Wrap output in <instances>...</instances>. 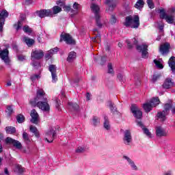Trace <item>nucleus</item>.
<instances>
[{
	"mask_svg": "<svg viewBox=\"0 0 175 175\" xmlns=\"http://www.w3.org/2000/svg\"><path fill=\"white\" fill-rule=\"evenodd\" d=\"M23 139L25 144H29V143H31V139H29V136L27 132L23 133Z\"/></svg>",
	"mask_w": 175,
	"mask_h": 175,
	"instance_id": "473e14b6",
	"label": "nucleus"
},
{
	"mask_svg": "<svg viewBox=\"0 0 175 175\" xmlns=\"http://www.w3.org/2000/svg\"><path fill=\"white\" fill-rule=\"evenodd\" d=\"M38 98H35L34 100H31L29 101V104L31 105V106H32V107H36V106H38Z\"/></svg>",
	"mask_w": 175,
	"mask_h": 175,
	"instance_id": "a19ab883",
	"label": "nucleus"
},
{
	"mask_svg": "<svg viewBox=\"0 0 175 175\" xmlns=\"http://www.w3.org/2000/svg\"><path fill=\"white\" fill-rule=\"evenodd\" d=\"M105 3L109 6V10L113 12L118 5V0H106Z\"/></svg>",
	"mask_w": 175,
	"mask_h": 175,
	"instance_id": "2eb2a0df",
	"label": "nucleus"
},
{
	"mask_svg": "<svg viewBox=\"0 0 175 175\" xmlns=\"http://www.w3.org/2000/svg\"><path fill=\"white\" fill-rule=\"evenodd\" d=\"M37 107L42 110L43 111H50V105H49V101L47 98H44L41 101H38Z\"/></svg>",
	"mask_w": 175,
	"mask_h": 175,
	"instance_id": "423d86ee",
	"label": "nucleus"
},
{
	"mask_svg": "<svg viewBox=\"0 0 175 175\" xmlns=\"http://www.w3.org/2000/svg\"><path fill=\"white\" fill-rule=\"evenodd\" d=\"M100 121H99V118H98L96 116H94L93 117V125L94 126H96V125H98L99 124Z\"/></svg>",
	"mask_w": 175,
	"mask_h": 175,
	"instance_id": "603ef678",
	"label": "nucleus"
},
{
	"mask_svg": "<svg viewBox=\"0 0 175 175\" xmlns=\"http://www.w3.org/2000/svg\"><path fill=\"white\" fill-rule=\"evenodd\" d=\"M76 152L80 153V152H84V148L82 147H78L76 150Z\"/></svg>",
	"mask_w": 175,
	"mask_h": 175,
	"instance_id": "680f3d73",
	"label": "nucleus"
},
{
	"mask_svg": "<svg viewBox=\"0 0 175 175\" xmlns=\"http://www.w3.org/2000/svg\"><path fill=\"white\" fill-rule=\"evenodd\" d=\"M144 133L146 135V136H148V137H151V133L150 132V130L146 127H143L142 129Z\"/></svg>",
	"mask_w": 175,
	"mask_h": 175,
	"instance_id": "8fccbe9b",
	"label": "nucleus"
},
{
	"mask_svg": "<svg viewBox=\"0 0 175 175\" xmlns=\"http://www.w3.org/2000/svg\"><path fill=\"white\" fill-rule=\"evenodd\" d=\"M123 25L126 28L131 27V28H135L136 29L140 26V18L138 15L134 16V18L131 15L126 16Z\"/></svg>",
	"mask_w": 175,
	"mask_h": 175,
	"instance_id": "f257e3e1",
	"label": "nucleus"
},
{
	"mask_svg": "<svg viewBox=\"0 0 175 175\" xmlns=\"http://www.w3.org/2000/svg\"><path fill=\"white\" fill-rule=\"evenodd\" d=\"M146 2L150 9H154V8H155V4H154L152 0H147Z\"/></svg>",
	"mask_w": 175,
	"mask_h": 175,
	"instance_id": "09e8293b",
	"label": "nucleus"
},
{
	"mask_svg": "<svg viewBox=\"0 0 175 175\" xmlns=\"http://www.w3.org/2000/svg\"><path fill=\"white\" fill-rule=\"evenodd\" d=\"M49 70L51 73L52 82L57 83L58 81V77L57 76V66L54 64L49 65Z\"/></svg>",
	"mask_w": 175,
	"mask_h": 175,
	"instance_id": "9d476101",
	"label": "nucleus"
},
{
	"mask_svg": "<svg viewBox=\"0 0 175 175\" xmlns=\"http://www.w3.org/2000/svg\"><path fill=\"white\" fill-rule=\"evenodd\" d=\"M149 102L151 103L153 107H157V106H158L161 103L159 97L152 98Z\"/></svg>",
	"mask_w": 175,
	"mask_h": 175,
	"instance_id": "c85d7f7f",
	"label": "nucleus"
},
{
	"mask_svg": "<svg viewBox=\"0 0 175 175\" xmlns=\"http://www.w3.org/2000/svg\"><path fill=\"white\" fill-rule=\"evenodd\" d=\"M5 111L8 113V116H12V114H13V108L11 105H8Z\"/></svg>",
	"mask_w": 175,
	"mask_h": 175,
	"instance_id": "a18cd8bd",
	"label": "nucleus"
},
{
	"mask_svg": "<svg viewBox=\"0 0 175 175\" xmlns=\"http://www.w3.org/2000/svg\"><path fill=\"white\" fill-rule=\"evenodd\" d=\"M51 58V53H48L45 55V59L47 60L50 59Z\"/></svg>",
	"mask_w": 175,
	"mask_h": 175,
	"instance_id": "0e129e2a",
	"label": "nucleus"
},
{
	"mask_svg": "<svg viewBox=\"0 0 175 175\" xmlns=\"http://www.w3.org/2000/svg\"><path fill=\"white\" fill-rule=\"evenodd\" d=\"M30 116L31 117L30 122L32 124H35L36 125H38V124L39 123V113H38V111H36V109H32L30 112Z\"/></svg>",
	"mask_w": 175,
	"mask_h": 175,
	"instance_id": "9b49d317",
	"label": "nucleus"
},
{
	"mask_svg": "<svg viewBox=\"0 0 175 175\" xmlns=\"http://www.w3.org/2000/svg\"><path fill=\"white\" fill-rule=\"evenodd\" d=\"M108 73L110 75H114V69H113V64L111 63L108 64Z\"/></svg>",
	"mask_w": 175,
	"mask_h": 175,
	"instance_id": "c03bdc74",
	"label": "nucleus"
},
{
	"mask_svg": "<svg viewBox=\"0 0 175 175\" xmlns=\"http://www.w3.org/2000/svg\"><path fill=\"white\" fill-rule=\"evenodd\" d=\"M166 116H169V114L166 113V112H163V111L157 112V118H159L161 122L166 121Z\"/></svg>",
	"mask_w": 175,
	"mask_h": 175,
	"instance_id": "412c9836",
	"label": "nucleus"
},
{
	"mask_svg": "<svg viewBox=\"0 0 175 175\" xmlns=\"http://www.w3.org/2000/svg\"><path fill=\"white\" fill-rule=\"evenodd\" d=\"M5 143L6 144H12L13 147H15V148H16L17 150H21V148H23V144H21V142L14 139L10 137H8L5 139Z\"/></svg>",
	"mask_w": 175,
	"mask_h": 175,
	"instance_id": "0eeeda50",
	"label": "nucleus"
},
{
	"mask_svg": "<svg viewBox=\"0 0 175 175\" xmlns=\"http://www.w3.org/2000/svg\"><path fill=\"white\" fill-rule=\"evenodd\" d=\"M109 106L111 110V113H112V114H118V116H121V113L117 110V108L114 105V103L109 102Z\"/></svg>",
	"mask_w": 175,
	"mask_h": 175,
	"instance_id": "5701e85b",
	"label": "nucleus"
},
{
	"mask_svg": "<svg viewBox=\"0 0 175 175\" xmlns=\"http://www.w3.org/2000/svg\"><path fill=\"white\" fill-rule=\"evenodd\" d=\"M174 85V82L172 80L171 78H167L165 79L164 83L162 85V88L164 90H170V88H172Z\"/></svg>",
	"mask_w": 175,
	"mask_h": 175,
	"instance_id": "dca6fc26",
	"label": "nucleus"
},
{
	"mask_svg": "<svg viewBox=\"0 0 175 175\" xmlns=\"http://www.w3.org/2000/svg\"><path fill=\"white\" fill-rule=\"evenodd\" d=\"M25 43L29 46V47H31V46H33L35 44V40L32 38H28V37L24 38Z\"/></svg>",
	"mask_w": 175,
	"mask_h": 175,
	"instance_id": "7c9ffc66",
	"label": "nucleus"
},
{
	"mask_svg": "<svg viewBox=\"0 0 175 175\" xmlns=\"http://www.w3.org/2000/svg\"><path fill=\"white\" fill-rule=\"evenodd\" d=\"M135 8L136 9H139V10L140 9H143V8H144V1L138 0L135 5Z\"/></svg>",
	"mask_w": 175,
	"mask_h": 175,
	"instance_id": "72a5a7b5",
	"label": "nucleus"
},
{
	"mask_svg": "<svg viewBox=\"0 0 175 175\" xmlns=\"http://www.w3.org/2000/svg\"><path fill=\"white\" fill-rule=\"evenodd\" d=\"M72 8H73V9H75V10H79V4L75 2V3L73 4Z\"/></svg>",
	"mask_w": 175,
	"mask_h": 175,
	"instance_id": "338daca9",
	"label": "nucleus"
},
{
	"mask_svg": "<svg viewBox=\"0 0 175 175\" xmlns=\"http://www.w3.org/2000/svg\"><path fill=\"white\" fill-rule=\"evenodd\" d=\"M23 31L24 32H25L26 33H31L32 32V29H31V28H29V25H25L23 27Z\"/></svg>",
	"mask_w": 175,
	"mask_h": 175,
	"instance_id": "3c124183",
	"label": "nucleus"
},
{
	"mask_svg": "<svg viewBox=\"0 0 175 175\" xmlns=\"http://www.w3.org/2000/svg\"><path fill=\"white\" fill-rule=\"evenodd\" d=\"M136 49L138 53H142V58L145 59L148 58V46L147 44L137 45Z\"/></svg>",
	"mask_w": 175,
	"mask_h": 175,
	"instance_id": "39448f33",
	"label": "nucleus"
},
{
	"mask_svg": "<svg viewBox=\"0 0 175 175\" xmlns=\"http://www.w3.org/2000/svg\"><path fill=\"white\" fill-rule=\"evenodd\" d=\"M161 76L162 75L161 74L153 75L152 79H151L152 83H157V81H158V80H159V79H161Z\"/></svg>",
	"mask_w": 175,
	"mask_h": 175,
	"instance_id": "e433bc0d",
	"label": "nucleus"
},
{
	"mask_svg": "<svg viewBox=\"0 0 175 175\" xmlns=\"http://www.w3.org/2000/svg\"><path fill=\"white\" fill-rule=\"evenodd\" d=\"M167 133H166V130H165L162 126L156 127V136L157 137H162L163 136H167Z\"/></svg>",
	"mask_w": 175,
	"mask_h": 175,
	"instance_id": "f3484780",
	"label": "nucleus"
},
{
	"mask_svg": "<svg viewBox=\"0 0 175 175\" xmlns=\"http://www.w3.org/2000/svg\"><path fill=\"white\" fill-rule=\"evenodd\" d=\"M118 79L121 82L124 81V76L122 75H121V74H118Z\"/></svg>",
	"mask_w": 175,
	"mask_h": 175,
	"instance_id": "e2e57ef3",
	"label": "nucleus"
},
{
	"mask_svg": "<svg viewBox=\"0 0 175 175\" xmlns=\"http://www.w3.org/2000/svg\"><path fill=\"white\" fill-rule=\"evenodd\" d=\"M44 95H46V93L43 90H38L36 97L38 100H44L46 98H44Z\"/></svg>",
	"mask_w": 175,
	"mask_h": 175,
	"instance_id": "b1692460",
	"label": "nucleus"
},
{
	"mask_svg": "<svg viewBox=\"0 0 175 175\" xmlns=\"http://www.w3.org/2000/svg\"><path fill=\"white\" fill-rule=\"evenodd\" d=\"M130 110L133 114L134 117L137 120H140L143 117V112L140 110V108L137 107L136 104H132Z\"/></svg>",
	"mask_w": 175,
	"mask_h": 175,
	"instance_id": "20e7f679",
	"label": "nucleus"
},
{
	"mask_svg": "<svg viewBox=\"0 0 175 175\" xmlns=\"http://www.w3.org/2000/svg\"><path fill=\"white\" fill-rule=\"evenodd\" d=\"M21 27H23V21H18L17 24L14 25V28H16V31L21 29Z\"/></svg>",
	"mask_w": 175,
	"mask_h": 175,
	"instance_id": "79ce46f5",
	"label": "nucleus"
},
{
	"mask_svg": "<svg viewBox=\"0 0 175 175\" xmlns=\"http://www.w3.org/2000/svg\"><path fill=\"white\" fill-rule=\"evenodd\" d=\"M77 53L75 51H71L68 53V56L67 57L68 62H73L75 59H76Z\"/></svg>",
	"mask_w": 175,
	"mask_h": 175,
	"instance_id": "393cba45",
	"label": "nucleus"
},
{
	"mask_svg": "<svg viewBox=\"0 0 175 175\" xmlns=\"http://www.w3.org/2000/svg\"><path fill=\"white\" fill-rule=\"evenodd\" d=\"M86 100H91V94L87 92L86 94Z\"/></svg>",
	"mask_w": 175,
	"mask_h": 175,
	"instance_id": "774afa93",
	"label": "nucleus"
},
{
	"mask_svg": "<svg viewBox=\"0 0 175 175\" xmlns=\"http://www.w3.org/2000/svg\"><path fill=\"white\" fill-rule=\"evenodd\" d=\"M126 43H127V47L129 50L133 49V46L132 45V43H131V41H129V40H126Z\"/></svg>",
	"mask_w": 175,
	"mask_h": 175,
	"instance_id": "6e6d98bb",
	"label": "nucleus"
},
{
	"mask_svg": "<svg viewBox=\"0 0 175 175\" xmlns=\"http://www.w3.org/2000/svg\"><path fill=\"white\" fill-rule=\"evenodd\" d=\"M15 173H17L18 175H24L25 172V168L23 167L21 165H16L14 170Z\"/></svg>",
	"mask_w": 175,
	"mask_h": 175,
	"instance_id": "6ab92c4d",
	"label": "nucleus"
},
{
	"mask_svg": "<svg viewBox=\"0 0 175 175\" xmlns=\"http://www.w3.org/2000/svg\"><path fill=\"white\" fill-rule=\"evenodd\" d=\"M109 21L112 24H116V23H117V18H116V16L111 15V17Z\"/></svg>",
	"mask_w": 175,
	"mask_h": 175,
	"instance_id": "5fc2aeb1",
	"label": "nucleus"
},
{
	"mask_svg": "<svg viewBox=\"0 0 175 175\" xmlns=\"http://www.w3.org/2000/svg\"><path fill=\"white\" fill-rule=\"evenodd\" d=\"M64 11L68 12H71L72 13H73V14H75V10L72 9V7H70V5H65Z\"/></svg>",
	"mask_w": 175,
	"mask_h": 175,
	"instance_id": "de8ad7c7",
	"label": "nucleus"
},
{
	"mask_svg": "<svg viewBox=\"0 0 175 175\" xmlns=\"http://www.w3.org/2000/svg\"><path fill=\"white\" fill-rule=\"evenodd\" d=\"M93 42H96V43H99L101 40L100 34L98 33L96 36L92 38Z\"/></svg>",
	"mask_w": 175,
	"mask_h": 175,
	"instance_id": "49530a36",
	"label": "nucleus"
},
{
	"mask_svg": "<svg viewBox=\"0 0 175 175\" xmlns=\"http://www.w3.org/2000/svg\"><path fill=\"white\" fill-rule=\"evenodd\" d=\"M29 129L30 131L34 134L36 137H40V134H39V131H38V128H36V126L31 125Z\"/></svg>",
	"mask_w": 175,
	"mask_h": 175,
	"instance_id": "cd10ccee",
	"label": "nucleus"
},
{
	"mask_svg": "<svg viewBox=\"0 0 175 175\" xmlns=\"http://www.w3.org/2000/svg\"><path fill=\"white\" fill-rule=\"evenodd\" d=\"M90 9L94 13V18L96 20V25L98 27V28H102L103 25L102 23H100V8L99 6L95 3H92L90 6Z\"/></svg>",
	"mask_w": 175,
	"mask_h": 175,
	"instance_id": "f03ea898",
	"label": "nucleus"
},
{
	"mask_svg": "<svg viewBox=\"0 0 175 175\" xmlns=\"http://www.w3.org/2000/svg\"><path fill=\"white\" fill-rule=\"evenodd\" d=\"M159 51L161 55H167L170 53V44L169 42H165L161 44Z\"/></svg>",
	"mask_w": 175,
	"mask_h": 175,
	"instance_id": "6e6552de",
	"label": "nucleus"
},
{
	"mask_svg": "<svg viewBox=\"0 0 175 175\" xmlns=\"http://www.w3.org/2000/svg\"><path fill=\"white\" fill-rule=\"evenodd\" d=\"M124 159H126V161L129 162V165H131L132 169H133V170H137V166H136V165H135V162H133V161H132V159H131L129 157H128V156H124Z\"/></svg>",
	"mask_w": 175,
	"mask_h": 175,
	"instance_id": "c756f323",
	"label": "nucleus"
},
{
	"mask_svg": "<svg viewBox=\"0 0 175 175\" xmlns=\"http://www.w3.org/2000/svg\"><path fill=\"white\" fill-rule=\"evenodd\" d=\"M168 65L170 68H171V70L174 74H175V57L172 56L169 61H168Z\"/></svg>",
	"mask_w": 175,
	"mask_h": 175,
	"instance_id": "a211bd4d",
	"label": "nucleus"
},
{
	"mask_svg": "<svg viewBox=\"0 0 175 175\" xmlns=\"http://www.w3.org/2000/svg\"><path fill=\"white\" fill-rule=\"evenodd\" d=\"M38 17L44 18V17H50L53 16V11L51 10H40L36 12Z\"/></svg>",
	"mask_w": 175,
	"mask_h": 175,
	"instance_id": "1a4fd4ad",
	"label": "nucleus"
},
{
	"mask_svg": "<svg viewBox=\"0 0 175 175\" xmlns=\"http://www.w3.org/2000/svg\"><path fill=\"white\" fill-rule=\"evenodd\" d=\"M159 13L160 14V18H161L162 20H163V18H166V12H165V9H161L159 10Z\"/></svg>",
	"mask_w": 175,
	"mask_h": 175,
	"instance_id": "ea45409f",
	"label": "nucleus"
},
{
	"mask_svg": "<svg viewBox=\"0 0 175 175\" xmlns=\"http://www.w3.org/2000/svg\"><path fill=\"white\" fill-rule=\"evenodd\" d=\"M123 140L124 144L126 146H129V144H131V142H132V135L131 134V131L129 130L125 131Z\"/></svg>",
	"mask_w": 175,
	"mask_h": 175,
	"instance_id": "4468645a",
	"label": "nucleus"
},
{
	"mask_svg": "<svg viewBox=\"0 0 175 175\" xmlns=\"http://www.w3.org/2000/svg\"><path fill=\"white\" fill-rule=\"evenodd\" d=\"M18 61H21V62L25 61V56L23 55H18Z\"/></svg>",
	"mask_w": 175,
	"mask_h": 175,
	"instance_id": "052dcab7",
	"label": "nucleus"
},
{
	"mask_svg": "<svg viewBox=\"0 0 175 175\" xmlns=\"http://www.w3.org/2000/svg\"><path fill=\"white\" fill-rule=\"evenodd\" d=\"M53 14H58V13H60V12H62V8L58 5H55L52 8Z\"/></svg>",
	"mask_w": 175,
	"mask_h": 175,
	"instance_id": "c9c22d12",
	"label": "nucleus"
},
{
	"mask_svg": "<svg viewBox=\"0 0 175 175\" xmlns=\"http://www.w3.org/2000/svg\"><path fill=\"white\" fill-rule=\"evenodd\" d=\"M172 107H173V103H165L164 105V109L163 110V113H165V114H169Z\"/></svg>",
	"mask_w": 175,
	"mask_h": 175,
	"instance_id": "a878e982",
	"label": "nucleus"
},
{
	"mask_svg": "<svg viewBox=\"0 0 175 175\" xmlns=\"http://www.w3.org/2000/svg\"><path fill=\"white\" fill-rule=\"evenodd\" d=\"M9 17V12L6 10H2L0 12V21H5L6 18Z\"/></svg>",
	"mask_w": 175,
	"mask_h": 175,
	"instance_id": "4be33fe9",
	"label": "nucleus"
},
{
	"mask_svg": "<svg viewBox=\"0 0 175 175\" xmlns=\"http://www.w3.org/2000/svg\"><path fill=\"white\" fill-rule=\"evenodd\" d=\"M31 58H34V59H42L44 57V53L40 49H35L31 53Z\"/></svg>",
	"mask_w": 175,
	"mask_h": 175,
	"instance_id": "f8f14e48",
	"label": "nucleus"
},
{
	"mask_svg": "<svg viewBox=\"0 0 175 175\" xmlns=\"http://www.w3.org/2000/svg\"><path fill=\"white\" fill-rule=\"evenodd\" d=\"M40 77L38 75H33L30 77V80L31 81H35L37 79H39Z\"/></svg>",
	"mask_w": 175,
	"mask_h": 175,
	"instance_id": "864d4df0",
	"label": "nucleus"
},
{
	"mask_svg": "<svg viewBox=\"0 0 175 175\" xmlns=\"http://www.w3.org/2000/svg\"><path fill=\"white\" fill-rule=\"evenodd\" d=\"M104 64H106V56H102L100 59V65H103Z\"/></svg>",
	"mask_w": 175,
	"mask_h": 175,
	"instance_id": "bf43d9fd",
	"label": "nucleus"
},
{
	"mask_svg": "<svg viewBox=\"0 0 175 175\" xmlns=\"http://www.w3.org/2000/svg\"><path fill=\"white\" fill-rule=\"evenodd\" d=\"M62 42H65L66 44H76V40L73 39L70 34L67 33H62L60 35L59 42L62 43Z\"/></svg>",
	"mask_w": 175,
	"mask_h": 175,
	"instance_id": "7ed1b4c3",
	"label": "nucleus"
},
{
	"mask_svg": "<svg viewBox=\"0 0 175 175\" xmlns=\"http://www.w3.org/2000/svg\"><path fill=\"white\" fill-rule=\"evenodd\" d=\"M16 121L18 124H23L24 121H25V116L24 115L20 113L16 116Z\"/></svg>",
	"mask_w": 175,
	"mask_h": 175,
	"instance_id": "f704fd0d",
	"label": "nucleus"
},
{
	"mask_svg": "<svg viewBox=\"0 0 175 175\" xmlns=\"http://www.w3.org/2000/svg\"><path fill=\"white\" fill-rule=\"evenodd\" d=\"M49 52L51 53V54H57V53H58V48L55 47L53 49H51Z\"/></svg>",
	"mask_w": 175,
	"mask_h": 175,
	"instance_id": "13d9d810",
	"label": "nucleus"
},
{
	"mask_svg": "<svg viewBox=\"0 0 175 175\" xmlns=\"http://www.w3.org/2000/svg\"><path fill=\"white\" fill-rule=\"evenodd\" d=\"M60 105H61V103H59L58 100H56L55 106L57 110H59Z\"/></svg>",
	"mask_w": 175,
	"mask_h": 175,
	"instance_id": "69168bd1",
	"label": "nucleus"
},
{
	"mask_svg": "<svg viewBox=\"0 0 175 175\" xmlns=\"http://www.w3.org/2000/svg\"><path fill=\"white\" fill-rule=\"evenodd\" d=\"M3 25H5V21L0 20V32H3Z\"/></svg>",
	"mask_w": 175,
	"mask_h": 175,
	"instance_id": "4d7b16f0",
	"label": "nucleus"
},
{
	"mask_svg": "<svg viewBox=\"0 0 175 175\" xmlns=\"http://www.w3.org/2000/svg\"><path fill=\"white\" fill-rule=\"evenodd\" d=\"M57 135V132H55V130L54 129L51 128L49 131L46 133V136H52L51 140L49 139V138H44V140L47 142L48 143H53L54 142V139H55V136Z\"/></svg>",
	"mask_w": 175,
	"mask_h": 175,
	"instance_id": "ddd939ff",
	"label": "nucleus"
},
{
	"mask_svg": "<svg viewBox=\"0 0 175 175\" xmlns=\"http://www.w3.org/2000/svg\"><path fill=\"white\" fill-rule=\"evenodd\" d=\"M142 107L145 113H150L154 109V107L150 102L144 103Z\"/></svg>",
	"mask_w": 175,
	"mask_h": 175,
	"instance_id": "aec40b11",
	"label": "nucleus"
},
{
	"mask_svg": "<svg viewBox=\"0 0 175 175\" xmlns=\"http://www.w3.org/2000/svg\"><path fill=\"white\" fill-rule=\"evenodd\" d=\"M153 62L157 68H159V69H163V64H162L159 60L154 59Z\"/></svg>",
	"mask_w": 175,
	"mask_h": 175,
	"instance_id": "58836bf2",
	"label": "nucleus"
},
{
	"mask_svg": "<svg viewBox=\"0 0 175 175\" xmlns=\"http://www.w3.org/2000/svg\"><path fill=\"white\" fill-rule=\"evenodd\" d=\"M103 126L106 131H110V121H109V118L107 116H104V123Z\"/></svg>",
	"mask_w": 175,
	"mask_h": 175,
	"instance_id": "bb28decb",
	"label": "nucleus"
},
{
	"mask_svg": "<svg viewBox=\"0 0 175 175\" xmlns=\"http://www.w3.org/2000/svg\"><path fill=\"white\" fill-rule=\"evenodd\" d=\"M165 20V21H167L168 24H173V23H174V18H173L172 16H166Z\"/></svg>",
	"mask_w": 175,
	"mask_h": 175,
	"instance_id": "4c0bfd02",
	"label": "nucleus"
},
{
	"mask_svg": "<svg viewBox=\"0 0 175 175\" xmlns=\"http://www.w3.org/2000/svg\"><path fill=\"white\" fill-rule=\"evenodd\" d=\"M68 106H70L73 110H79V105L77 103H73L72 102L68 103Z\"/></svg>",
	"mask_w": 175,
	"mask_h": 175,
	"instance_id": "37998d69",
	"label": "nucleus"
},
{
	"mask_svg": "<svg viewBox=\"0 0 175 175\" xmlns=\"http://www.w3.org/2000/svg\"><path fill=\"white\" fill-rule=\"evenodd\" d=\"M6 133L9 135H14L16 133V127L14 126H7L5 127Z\"/></svg>",
	"mask_w": 175,
	"mask_h": 175,
	"instance_id": "2f4dec72",
	"label": "nucleus"
}]
</instances>
